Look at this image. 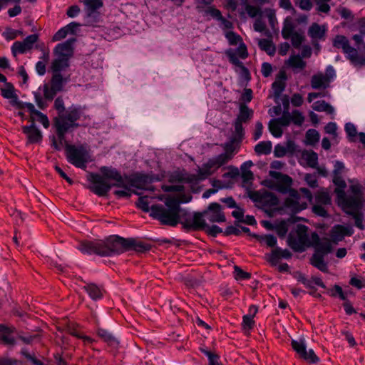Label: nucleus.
Masks as SVG:
<instances>
[{
    "label": "nucleus",
    "mask_w": 365,
    "mask_h": 365,
    "mask_svg": "<svg viewBox=\"0 0 365 365\" xmlns=\"http://www.w3.org/2000/svg\"><path fill=\"white\" fill-rule=\"evenodd\" d=\"M100 174L91 173L88 180L92 182L90 190L98 196H106L112 186L122 187L115 190L114 195L118 197H128L131 195L130 180L127 175H122L115 168L103 166Z\"/></svg>",
    "instance_id": "1"
},
{
    "label": "nucleus",
    "mask_w": 365,
    "mask_h": 365,
    "mask_svg": "<svg viewBox=\"0 0 365 365\" xmlns=\"http://www.w3.org/2000/svg\"><path fill=\"white\" fill-rule=\"evenodd\" d=\"M78 249L83 254L112 256L126 252V239L114 235L105 240L83 241Z\"/></svg>",
    "instance_id": "2"
},
{
    "label": "nucleus",
    "mask_w": 365,
    "mask_h": 365,
    "mask_svg": "<svg viewBox=\"0 0 365 365\" xmlns=\"http://www.w3.org/2000/svg\"><path fill=\"white\" fill-rule=\"evenodd\" d=\"M53 107L58 113V115L53 120V126L56 133L63 138L64 133L72 131L79 126L77 120L81 118L83 112L81 108L74 106L66 109L62 97L56 98Z\"/></svg>",
    "instance_id": "3"
},
{
    "label": "nucleus",
    "mask_w": 365,
    "mask_h": 365,
    "mask_svg": "<svg viewBox=\"0 0 365 365\" xmlns=\"http://www.w3.org/2000/svg\"><path fill=\"white\" fill-rule=\"evenodd\" d=\"M185 210L181 209L175 197H167L164 205H153L150 215L160 221L162 225L175 227L181 222Z\"/></svg>",
    "instance_id": "4"
},
{
    "label": "nucleus",
    "mask_w": 365,
    "mask_h": 365,
    "mask_svg": "<svg viewBox=\"0 0 365 365\" xmlns=\"http://www.w3.org/2000/svg\"><path fill=\"white\" fill-rule=\"evenodd\" d=\"M312 200V192L307 188L302 187L299 191L296 190L290 191V195L284 200V206L290 211L297 213L306 209L307 203Z\"/></svg>",
    "instance_id": "5"
},
{
    "label": "nucleus",
    "mask_w": 365,
    "mask_h": 365,
    "mask_svg": "<svg viewBox=\"0 0 365 365\" xmlns=\"http://www.w3.org/2000/svg\"><path fill=\"white\" fill-rule=\"evenodd\" d=\"M333 46L341 49L347 59L355 66L365 65V56L360 55L358 51L350 46L349 39L343 35H336L332 41Z\"/></svg>",
    "instance_id": "6"
},
{
    "label": "nucleus",
    "mask_w": 365,
    "mask_h": 365,
    "mask_svg": "<svg viewBox=\"0 0 365 365\" xmlns=\"http://www.w3.org/2000/svg\"><path fill=\"white\" fill-rule=\"evenodd\" d=\"M289 245L295 251L302 252L305 247L312 246V237L309 239L308 227L304 225H298L296 230V236L289 235Z\"/></svg>",
    "instance_id": "7"
},
{
    "label": "nucleus",
    "mask_w": 365,
    "mask_h": 365,
    "mask_svg": "<svg viewBox=\"0 0 365 365\" xmlns=\"http://www.w3.org/2000/svg\"><path fill=\"white\" fill-rule=\"evenodd\" d=\"M66 153L68 161L76 168H86L88 160V153L83 146L67 145Z\"/></svg>",
    "instance_id": "8"
},
{
    "label": "nucleus",
    "mask_w": 365,
    "mask_h": 365,
    "mask_svg": "<svg viewBox=\"0 0 365 365\" xmlns=\"http://www.w3.org/2000/svg\"><path fill=\"white\" fill-rule=\"evenodd\" d=\"M338 203L348 215L360 211L362 207L361 197L359 196L346 197L344 190H337Z\"/></svg>",
    "instance_id": "9"
},
{
    "label": "nucleus",
    "mask_w": 365,
    "mask_h": 365,
    "mask_svg": "<svg viewBox=\"0 0 365 365\" xmlns=\"http://www.w3.org/2000/svg\"><path fill=\"white\" fill-rule=\"evenodd\" d=\"M223 148L225 153L208 160V165L213 167L215 170L230 162L236 153L235 148L232 143L225 144Z\"/></svg>",
    "instance_id": "10"
},
{
    "label": "nucleus",
    "mask_w": 365,
    "mask_h": 365,
    "mask_svg": "<svg viewBox=\"0 0 365 365\" xmlns=\"http://www.w3.org/2000/svg\"><path fill=\"white\" fill-rule=\"evenodd\" d=\"M291 345L301 359L312 364H317L319 361V358L315 354L313 349L307 351V346L304 339L292 340Z\"/></svg>",
    "instance_id": "11"
},
{
    "label": "nucleus",
    "mask_w": 365,
    "mask_h": 365,
    "mask_svg": "<svg viewBox=\"0 0 365 365\" xmlns=\"http://www.w3.org/2000/svg\"><path fill=\"white\" fill-rule=\"evenodd\" d=\"M270 175L277 180L274 187L279 192L290 195V191L293 190L291 187L292 185L291 177L276 171H271Z\"/></svg>",
    "instance_id": "12"
},
{
    "label": "nucleus",
    "mask_w": 365,
    "mask_h": 365,
    "mask_svg": "<svg viewBox=\"0 0 365 365\" xmlns=\"http://www.w3.org/2000/svg\"><path fill=\"white\" fill-rule=\"evenodd\" d=\"M252 199L261 205L264 208H271L279 204L277 197L274 194L267 191L255 192L252 194Z\"/></svg>",
    "instance_id": "13"
},
{
    "label": "nucleus",
    "mask_w": 365,
    "mask_h": 365,
    "mask_svg": "<svg viewBox=\"0 0 365 365\" xmlns=\"http://www.w3.org/2000/svg\"><path fill=\"white\" fill-rule=\"evenodd\" d=\"M204 214L196 212L192 216L188 215L185 211V215L182 217L181 223L186 228L193 230H200L205 227V222L203 219Z\"/></svg>",
    "instance_id": "14"
},
{
    "label": "nucleus",
    "mask_w": 365,
    "mask_h": 365,
    "mask_svg": "<svg viewBox=\"0 0 365 365\" xmlns=\"http://www.w3.org/2000/svg\"><path fill=\"white\" fill-rule=\"evenodd\" d=\"M203 214L211 222H223L226 220L225 215L222 211V206L217 202L210 203Z\"/></svg>",
    "instance_id": "15"
},
{
    "label": "nucleus",
    "mask_w": 365,
    "mask_h": 365,
    "mask_svg": "<svg viewBox=\"0 0 365 365\" xmlns=\"http://www.w3.org/2000/svg\"><path fill=\"white\" fill-rule=\"evenodd\" d=\"M38 36L31 34L28 36L23 41H15L11 46V52L14 56L18 53H24L33 48L34 44L37 41Z\"/></svg>",
    "instance_id": "16"
},
{
    "label": "nucleus",
    "mask_w": 365,
    "mask_h": 365,
    "mask_svg": "<svg viewBox=\"0 0 365 365\" xmlns=\"http://www.w3.org/2000/svg\"><path fill=\"white\" fill-rule=\"evenodd\" d=\"M216 170L213 167L208 165V160L204 163L201 168H199L197 174L187 175L185 178V181L190 183H195L199 181L205 180L212 175Z\"/></svg>",
    "instance_id": "17"
},
{
    "label": "nucleus",
    "mask_w": 365,
    "mask_h": 365,
    "mask_svg": "<svg viewBox=\"0 0 365 365\" xmlns=\"http://www.w3.org/2000/svg\"><path fill=\"white\" fill-rule=\"evenodd\" d=\"M327 29L325 25L313 23L308 29V35L312 38L314 46H319V41L325 40Z\"/></svg>",
    "instance_id": "18"
},
{
    "label": "nucleus",
    "mask_w": 365,
    "mask_h": 365,
    "mask_svg": "<svg viewBox=\"0 0 365 365\" xmlns=\"http://www.w3.org/2000/svg\"><path fill=\"white\" fill-rule=\"evenodd\" d=\"M1 96L6 99H10L11 104L19 109H24L26 102H21L19 100V97L15 93V88L12 83H5V87L1 88Z\"/></svg>",
    "instance_id": "19"
},
{
    "label": "nucleus",
    "mask_w": 365,
    "mask_h": 365,
    "mask_svg": "<svg viewBox=\"0 0 365 365\" xmlns=\"http://www.w3.org/2000/svg\"><path fill=\"white\" fill-rule=\"evenodd\" d=\"M312 246L314 247L315 252H319L324 255L330 253L332 250V245L330 240L328 238L320 239L316 232L312 234Z\"/></svg>",
    "instance_id": "20"
},
{
    "label": "nucleus",
    "mask_w": 365,
    "mask_h": 365,
    "mask_svg": "<svg viewBox=\"0 0 365 365\" xmlns=\"http://www.w3.org/2000/svg\"><path fill=\"white\" fill-rule=\"evenodd\" d=\"M75 38H70L63 43H58L53 49V53L56 57L69 59L73 55V44Z\"/></svg>",
    "instance_id": "21"
},
{
    "label": "nucleus",
    "mask_w": 365,
    "mask_h": 365,
    "mask_svg": "<svg viewBox=\"0 0 365 365\" xmlns=\"http://www.w3.org/2000/svg\"><path fill=\"white\" fill-rule=\"evenodd\" d=\"M24 108H26L30 113V121L31 123L34 124L36 117V120L41 123L45 128L49 127L50 123L47 115L36 110L33 103L26 102Z\"/></svg>",
    "instance_id": "22"
},
{
    "label": "nucleus",
    "mask_w": 365,
    "mask_h": 365,
    "mask_svg": "<svg viewBox=\"0 0 365 365\" xmlns=\"http://www.w3.org/2000/svg\"><path fill=\"white\" fill-rule=\"evenodd\" d=\"M352 234L353 230L351 227L339 225L331 229L330 237L331 242L334 244H337L339 242L343 240L345 236H351Z\"/></svg>",
    "instance_id": "23"
},
{
    "label": "nucleus",
    "mask_w": 365,
    "mask_h": 365,
    "mask_svg": "<svg viewBox=\"0 0 365 365\" xmlns=\"http://www.w3.org/2000/svg\"><path fill=\"white\" fill-rule=\"evenodd\" d=\"M292 256V254L289 250H282L280 247H275L267 257V261L272 265H276L280 259H289Z\"/></svg>",
    "instance_id": "24"
},
{
    "label": "nucleus",
    "mask_w": 365,
    "mask_h": 365,
    "mask_svg": "<svg viewBox=\"0 0 365 365\" xmlns=\"http://www.w3.org/2000/svg\"><path fill=\"white\" fill-rule=\"evenodd\" d=\"M151 245L142 240L127 238L126 239V251L134 250L138 252H145L150 250Z\"/></svg>",
    "instance_id": "25"
},
{
    "label": "nucleus",
    "mask_w": 365,
    "mask_h": 365,
    "mask_svg": "<svg viewBox=\"0 0 365 365\" xmlns=\"http://www.w3.org/2000/svg\"><path fill=\"white\" fill-rule=\"evenodd\" d=\"M22 130L26 135L29 143H38L41 141V132L36 128L34 123H31V125L23 126Z\"/></svg>",
    "instance_id": "26"
},
{
    "label": "nucleus",
    "mask_w": 365,
    "mask_h": 365,
    "mask_svg": "<svg viewBox=\"0 0 365 365\" xmlns=\"http://www.w3.org/2000/svg\"><path fill=\"white\" fill-rule=\"evenodd\" d=\"M14 328L6 327L4 324H0V339L4 344L8 345H13L15 343V339L12 336Z\"/></svg>",
    "instance_id": "27"
},
{
    "label": "nucleus",
    "mask_w": 365,
    "mask_h": 365,
    "mask_svg": "<svg viewBox=\"0 0 365 365\" xmlns=\"http://www.w3.org/2000/svg\"><path fill=\"white\" fill-rule=\"evenodd\" d=\"M89 297L93 300H98L103 296L104 289L102 287H98L96 284L90 283L83 287Z\"/></svg>",
    "instance_id": "28"
},
{
    "label": "nucleus",
    "mask_w": 365,
    "mask_h": 365,
    "mask_svg": "<svg viewBox=\"0 0 365 365\" xmlns=\"http://www.w3.org/2000/svg\"><path fill=\"white\" fill-rule=\"evenodd\" d=\"M325 255L319 253V252H314L312 257L310 259V264L319 269L320 271L323 272H327L328 268L327 263L324 262V257Z\"/></svg>",
    "instance_id": "29"
},
{
    "label": "nucleus",
    "mask_w": 365,
    "mask_h": 365,
    "mask_svg": "<svg viewBox=\"0 0 365 365\" xmlns=\"http://www.w3.org/2000/svg\"><path fill=\"white\" fill-rule=\"evenodd\" d=\"M328 78L322 73L314 75L311 79V86L314 89L326 88L329 86Z\"/></svg>",
    "instance_id": "30"
},
{
    "label": "nucleus",
    "mask_w": 365,
    "mask_h": 365,
    "mask_svg": "<svg viewBox=\"0 0 365 365\" xmlns=\"http://www.w3.org/2000/svg\"><path fill=\"white\" fill-rule=\"evenodd\" d=\"M98 336L106 342L109 346H117L118 344V339L108 330L103 328H98Z\"/></svg>",
    "instance_id": "31"
},
{
    "label": "nucleus",
    "mask_w": 365,
    "mask_h": 365,
    "mask_svg": "<svg viewBox=\"0 0 365 365\" xmlns=\"http://www.w3.org/2000/svg\"><path fill=\"white\" fill-rule=\"evenodd\" d=\"M287 65L292 69L303 70L307 66V63L299 55H291L286 62Z\"/></svg>",
    "instance_id": "32"
},
{
    "label": "nucleus",
    "mask_w": 365,
    "mask_h": 365,
    "mask_svg": "<svg viewBox=\"0 0 365 365\" xmlns=\"http://www.w3.org/2000/svg\"><path fill=\"white\" fill-rule=\"evenodd\" d=\"M287 76L285 72L280 71L278 78L272 83V88L275 96H279L285 88V80Z\"/></svg>",
    "instance_id": "33"
},
{
    "label": "nucleus",
    "mask_w": 365,
    "mask_h": 365,
    "mask_svg": "<svg viewBox=\"0 0 365 365\" xmlns=\"http://www.w3.org/2000/svg\"><path fill=\"white\" fill-rule=\"evenodd\" d=\"M302 159L306 162L310 168H315L318 164V155L312 150H304L302 153Z\"/></svg>",
    "instance_id": "34"
},
{
    "label": "nucleus",
    "mask_w": 365,
    "mask_h": 365,
    "mask_svg": "<svg viewBox=\"0 0 365 365\" xmlns=\"http://www.w3.org/2000/svg\"><path fill=\"white\" fill-rule=\"evenodd\" d=\"M252 115L253 111L245 103H241L240 106V113L236 120L245 123L252 118Z\"/></svg>",
    "instance_id": "35"
},
{
    "label": "nucleus",
    "mask_w": 365,
    "mask_h": 365,
    "mask_svg": "<svg viewBox=\"0 0 365 365\" xmlns=\"http://www.w3.org/2000/svg\"><path fill=\"white\" fill-rule=\"evenodd\" d=\"M259 48L266 52L269 56H274L276 52V47L271 40L262 38L258 40Z\"/></svg>",
    "instance_id": "36"
},
{
    "label": "nucleus",
    "mask_w": 365,
    "mask_h": 365,
    "mask_svg": "<svg viewBox=\"0 0 365 365\" xmlns=\"http://www.w3.org/2000/svg\"><path fill=\"white\" fill-rule=\"evenodd\" d=\"M312 108L318 112H326L327 114H333L334 108L325 101H317L312 104Z\"/></svg>",
    "instance_id": "37"
},
{
    "label": "nucleus",
    "mask_w": 365,
    "mask_h": 365,
    "mask_svg": "<svg viewBox=\"0 0 365 365\" xmlns=\"http://www.w3.org/2000/svg\"><path fill=\"white\" fill-rule=\"evenodd\" d=\"M68 60L66 58L56 57L52 62L51 70L53 73H60V72L68 67Z\"/></svg>",
    "instance_id": "38"
},
{
    "label": "nucleus",
    "mask_w": 365,
    "mask_h": 365,
    "mask_svg": "<svg viewBox=\"0 0 365 365\" xmlns=\"http://www.w3.org/2000/svg\"><path fill=\"white\" fill-rule=\"evenodd\" d=\"M315 200L317 204L327 205L331 204V197L329 193L322 189L319 190L315 195Z\"/></svg>",
    "instance_id": "39"
},
{
    "label": "nucleus",
    "mask_w": 365,
    "mask_h": 365,
    "mask_svg": "<svg viewBox=\"0 0 365 365\" xmlns=\"http://www.w3.org/2000/svg\"><path fill=\"white\" fill-rule=\"evenodd\" d=\"M255 237L262 245H265L269 247H274L277 244V237L272 235H256Z\"/></svg>",
    "instance_id": "40"
},
{
    "label": "nucleus",
    "mask_w": 365,
    "mask_h": 365,
    "mask_svg": "<svg viewBox=\"0 0 365 365\" xmlns=\"http://www.w3.org/2000/svg\"><path fill=\"white\" fill-rule=\"evenodd\" d=\"M255 151L258 155H267L272 151V143L270 141H262L255 147Z\"/></svg>",
    "instance_id": "41"
},
{
    "label": "nucleus",
    "mask_w": 365,
    "mask_h": 365,
    "mask_svg": "<svg viewBox=\"0 0 365 365\" xmlns=\"http://www.w3.org/2000/svg\"><path fill=\"white\" fill-rule=\"evenodd\" d=\"M83 3L88 13H92L103 6L101 0H80Z\"/></svg>",
    "instance_id": "42"
},
{
    "label": "nucleus",
    "mask_w": 365,
    "mask_h": 365,
    "mask_svg": "<svg viewBox=\"0 0 365 365\" xmlns=\"http://www.w3.org/2000/svg\"><path fill=\"white\" fill-rule=\"evenodd\" d=\"M269 130L270 133L276 138H279L282 135V125L276 120L272 119L269 123Z\"/></svg>",
    "instance_id": "43"
},
{
    "label": "nucleus",
    "mask_w": 365,
    "mask_h": 365,
    "mask_svg": "<svg viewBox=\"0 0 365 365\" xmlns=\"http://www.w3.org/2000/svg\"><path fill=\"white\" fill-rule=\"evenodd\" d=\"M64 80L61 73H53L51 80V86L53 87L54 89L61 91L63 89Z\"/></svg>",
    "instance_id": "44"
},
{
    "label": "nucleus",
    "mask_w": 365,
    "mask_h": 365,
    "mask_svg": "<svg viewBox=\"0 0 365 365\" xmlns=\"http://www.w3.org/2000/svg\"><path fill=\"white\" fill-rule=\"evenodd\" d=\"M327 294L331 297H339L340 299L344 301L346 299V296L344 294L342 288L338 284H335L332 288L328 289Z\"/></svg>",
    "instance_id": "45"
},
{
    "label": "nucleus",
    "mask_w": 365,
    "mask_h": 365,
    "mask_svg": "<svg viewBox=\"0 0 365 365\" xmlns=\"http://www.w3.org/2000/svg\"><path fill=\"white\" fill-rule=\"evenodd\" d=\"M48 53H43L41 57L43 61H39L36 64V70L38 75L43 76L46 73V63L48 61Z\"/></svg>",
    "instance_id": "46"
},
{
    "label": "nucleus",
    "mask_w": 365,
    "mask_h": 365,
    "mask_svg": "<svg viewBox=\"0 0 365 365\" xmlns=\"http://www.w3.org/2000/svg\"><path fill=\"white\" fill-rule=\"evenodd\" d=\"M225 36L230 45L235 46L243 42L242 37L232 31H226Z\"/></svg>",
    "instance_id": "47"
},
{
    "label": "nucleus",
    "mask_w": 365,
    "mask_h": 365,
    "mask_svg": "<svg viewBox=\"0 0 365 365\" xmlns=\"http://www.w3.org/2000/svg\"><path fill=\"white\" fill-rule=\"evenodd\" d=\"M319 133L314 129H309L306 133V140L308 144L314 145L319 140Z\"/></svg>",
    "instance_id": "48"
},
{
    "label": "nucleus",
    "mask_w": 365,
    "mask_h": 365,
    "mask_svg": "<svg viewBox=\"0 0 365 365\" xmlns=\"http://www.w3.org/2000/svg\"><path fill=\"white\" fill-rule=\"evenodd\" d=\"M226 54L229 58V61L233 65L245 69L243 63L241 62L239 59V56H237V53L233 50H229L226 52Z\"/></svg>",
    "instance_id": "49"
},
{
    "label": "nucleus",
    "mask_w": 365,
    "mask_h": 365,
    "mask_svg": "<svg viewBox=\"0 0 365 365\" xmlns=\"http://www.w3.org/2000/svg\"><path fill=\"white\" fill-rule=\"evenodd\" d=\"M43 96L47 101H52L56 96L58 91L53 88V87L48 86V84L43 85Z\"/></svg>",
    "instance_id": "50"
},
{
    "label": "nucleus",
    "mask_w": 365,
    "mask_h": 365,
    "mask_svg": "<svg viewBox=\"0 0 365 365\" xmlns=\"http://www.w3.org/2000/svg\"><path fill=\"white\" fill-rule=\"evenodd\" d=\"M333 182L334 185L337 186L335 189V192L336 193L337 190H344L346 186V184L342 177L339 175V173L336 171L334 172V175L333 178Z\"/></svg>",
    "instance_id": "51"
},
{
    "label": "nucleus",
    "mask_w": 365,
    "mask_h": 365,
    "mask_svg": "<svg viewBox=\"0 0 365 365\" xmlns=\"http://www.w3.org/2000/svg\"><path fill=\"white\" fill-rule=\"evenodd\" d=\"M137 206L144 212H150V200L148 196L139 197L136 202Z\"/></svg>",
    "instance_id": "52"
},
{
    "label": "nucleus",
    "mask_w": 365,
    "mask_h": 365,
    "mask_svg": "<svg viewBox=\"0 0 365 365\" xmlns=\"http://www.w3.org/2000/svg\"><path fill=\"white\" fill-rule=\"evenodd\" d=\"M245 11L248 16L251 18L261 16L262 14V11H261L260 8L250 4L246 5Z\"/></svg>",
    "instance_id": "53"
},
{
    "label": "nucleus",
    "mask_w": 365,
    "mask_h": 365,
    "mask_svg": "<svg viewBox=\"0 0 365 365\" xmlns=\"http://www.w3.org/2000/svg\"><path fill=\"white\" fill-rule=\"evenodd\" d=\"M290 118L291 122L297 125H301L304 120V118L302 113L297 110H294L292 112V113H290Z\"/></svg>",
    "instance_id": "54"
},
{
    "label": "nucleus",
    "mask_w": 365,
    "mask_h": 365,
    "mask_svg": "<svg viewBox=\"0 0 365 365\" xmlns=\"http://www.w3.org/2000/svg\"><path fill=\"white\" fill-rule=\"evenodd\" d=\"M234 269L235 277L237 280L249 279L251 277L250 273L243 271L237 266H235Z\"/></svg>",
    "instance_id": "55"
},
{
    "label": "nucleus",
    "mask_w": 365,
    "mask_h": 365,
    "mask_svg": "<svg viewBox=\"0 0 365 365\" xmlns=\"http://www.w3.org/2000/svg\"><path fill=\"white\" fill-rule=\"evenodd\" d=\"M289 38H291L293 46L296 48H299L304 41L303 35L298 32H294Z\"/></svg>",
    "instance_id": "56"
},
{
    "label": "nucleus",
    "mask_w": 365,
    "mask_h": 365,
    "mask_svg": "<svg viewBox=\"0 0 365 365\" xmlns=\"http://www.w3.org/2000/svg\"><path fill=\"white\" fill-rule=\"evenodd\" d=\"M294 27L292 24H284L282 30V35L284 39H289L294 34Z\"/></svg>",
    "instance_id": "57"
},
{
    "label": "nucleus",
    "mask_w": 365,
    "mask_h": 365,
    "mask_svg": "<svg viewBox=\"0 0 365 365\" xmlns=\"http://www.w3.org/2000/svg\"><path fill=\"white\" fill-rule=\"evenodd\" d=\"M234 51L237 53V56L242 59H245L248 56L247 46L244 42L240 43L237 48Z\"/></svg>",
    "instance_id": "58"
},
{
    "label": "nucleus",
    "mask_w": 365,
    "mask_h": 365,
    "mask_svg": "<svg viewBox=\"0 0 365 365\" xmlns=\"http://www.w3.org/2000/svg\"><path fill=\"white\" fill-rule=\"evenodd\" d=\"M315 3L317 6V11L319 12L327 14L330 11V6L328 4V2L324 1L322 0H315Z\"/></svg>",
    "instance_id": "59"
},
{
    "label": "nucleus",
    "mask_w": 365,
    "mask_h": 365,
    "mask_svg": "<svg viewBox=\"0 0 365 365\" xmlns=\"http://www.w3.org/2000/svg\"><path fill=\"white\" fill-rule=\"evenodd\" d=\"M315 3L317 6V11L319 12L327 14L330 11V6L328 4V2L324 1L322 0H315Z\"/></svg>",
    "instance_id": "60"
},
{
    "label": "nucleus",
    "mask_w": 365,
    "mask_h": 365,
    "mask_svg": "<svg viewBox=\"0 0 365 365\" xmlns=\"http://www.w3.org/2000/svg\"><path fill=\"white\" fill-rule=\"evenodd\" d=\"M315 3L317 6V11L319 12L327 14L330 11V6L328 4V2L324 1L322 0H315Z\"/></svg>",
    "instance_id": "61"
},
{
    "label": "nucleus",
    "mask_w": 365,
    "mask_h": 365,
    "mask_svg": "<svg viewBox=\"0 0 365 365\" xmlns=\"http://www.w3.org/2000/svg\"><path fill=\"white\" fill-rule=\"evenodd\" d=\"M242 327L244 329L250 330L253 328V327L255 325V321H254L253 318H252L247 315H245V316H243V318H242Z\"/></svg>",
    "instance_id": "62"
},
{
    "label": "nucleus",
    "mask_w": 365,
    "mask_h": 365,
    "mask_svg": "<svg viewBox=\"0 0 365 365\" xmlns=\"http://www.w3.org/2000/svg\"><path fill=\"white\" fill-rule=\"evenodd\" d=\"M276 120L282 125V126H287L291 123L290 118V113L284 112L282 116Z\"/></svg>",
    "instance_id": "63"
},
{
    "label": "nucleus",
    "mask_w": 365,
    "mask_h": 365,
    "mask_svg": "<svg viewBox=\"0 0 365 365\" xmlns=\"http://www.w3.org/2000/svg\"><path fill=\"white\" fill-rule=\"evenodd\" d=\"M344 130L349 138H354L357 134L356 128L351 123H346Z\"/></svg>",
    "instance_id": "64"
}]
</instances>
